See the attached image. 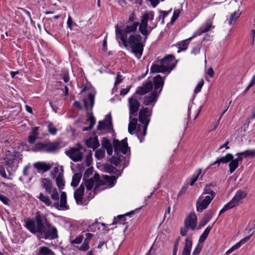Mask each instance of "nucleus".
<instances>
[{"instance_id":"34","label":"nucleus","mask_w":255,"mask_h":255,"mask_svg":"<svg viewBox=\"0 0 255 255\" xmlns=\"http://www.w3.org/2000/svg\"><path fill=\"white\" fill-rule=\"evenodd\" d=\"M82 173L81 172H77L75 173L72 177V180L71 183V186L73 187H77L81 180L82 177Z\"/></svg>"},{"instance_id":"46","label":"nucleus","mask_w":255,"mask_h":255,"mask_svg":"<svg viewBox=\"0 0 255 255\" xmlns=\"http://www.w3.org/2000/svg\"><path fill=\"white\" fill-rule=\"evenodd\" d=\"M241 15V13H239L238 11H235L233 13H232L230 15V18L229 20V24L230 25H232V22L234 20H237L238 18H239Z\"/></svg>"},{"instance_id":"50","label":"nucleus","mask_w":255,"mask_h":255,"mask_svg":"<svg viewBox=\"0 0 255 255\" xmlns=\"http://www.w3.org/2000/svg\"><path fill=\"white\" fill-rule=\"evenodd\" d=\"M105 171L107 173H112L114 171H117V169L111 164H106L104 166Z\"/></svg>"},{"instance_id":"41","label":"nucleus","mask_w":255,"mask_h":255,"mask_svg":"<svg viewBox=\"0 0 255 255\" xmlns=\"http://www.w3.org/2000/svg\"><path fill=\"white\" fill-rule=\"evenodd\" d=\"M83 180L84 183V187L86 186L87 190H91L93 188L95 183V180L93 178L83 179Z\"/></svg>"},{"instance_id":"16","label":"nucleus","mask_w":255,"mask_h":255,"mask_svg":"<svg viewBox=\"0 0 255 255\" xmlns=\"http://www.w3.org/2000/svg\"><path fill=\"white\" fill-rule=\"evenodd\" d=\"M123 160H124L125 161V163H123V168L127 167L129 164V158L127 159L126 157L123 156L120 154H118V155L115 154V155L112 156L109 161L110 163L113 164L116 166H118L119 165L121 164L123 162Z\"/></svg>"},{"instance_id":"17","label":"nucleus","mask_w":255,"mask_h":255,"mask_svg":"<svg viewBox=\"0 0 255 255\" xmlns=\"http://www.w3.org/2000/svg\"><path fill=\"white\" fill-rule=\"evenodd\" d=\"M164 81L162 77L160 75H157L153 78V88H154L153 91H157L158 95L160 94L163 85Z\"/></svg>"},{"instance_id":"19","label":"nucleus","mask_w":255,"mask_h":255,"mask_svg":"<svg viewBox=\"0 0 255 255\" xmlns=\"http://www.w3.org/2000/svg\"><path fill=\"white\" fill-rule=\"evenodd\" d=\"M233 154L231 153H227L225 156L217 158L216 161L212 163L205 170V172L211 167L217 164V167L221 163H227L232 159Z\"/></svg>"},{"instance_id":"4","label":"nucleus","mask_w":255,"mask_h":255,"mask_svg":"<svg viewBox=\"0 0 255 255\" xmlns=\"http://www.w3.org/2000/svg\"><path fill=\"white\" fill-rule=\"evenodd\" d=\"M140 23L138 22H135L131 23L127 25L124 29H122L121 27H120L118 24L115 25V34L116 38H120L121 39V37L124 36V37H127V34L132 33L135 34V32L136 31L137 27H139Z\"/></svg>"},{"instance_id":"12","label":"nucleus","mask_w":255,"mask_h":255,"mask_svg":"<svg viewBox=\"0 0 255 255\" xmlns=\"http://www.w3.org/2000/svg\"><path fill=\"white\" fill-rule=\"evenodd\" d=\"M97 129L101 131L105 129L109 131L112 130L114 131L112 125V119L111 114L107 115L103 121L99 122Z\"/></svg>"},{"instance_id":"63","label":"nucleus","mask_w":255,"mask_h":255,"mask_svg":"<svg viewBox=\"0 0 255 255\" xmlns=\"http://www.w3.org/2000/svg\"><path fill=\"white\" fill-rule=\"evenodd\" d=\"M123 80V76L122 75L120 74V73H118L117 74V77L116 78V80L114 83V86H116V85L119 84L121 83Z\"/></svg>"},{"instance_id":"20","label":"nucleus","mask_w":255,"mask_h":255,"mask_svg":"<svg viewBox=\"0 0 255 255\" xmlns=\"http://www.w3.org/2000/svg\"><path fill=\"white\" fill-rule=\"evenodd\" d=\"M215 26L213 25L212 22L210 21H207L206 22L202 25L192 35V37H195L197 35H200L203 33L207 32L210 30L211 28H214Z\"/></svg>"},{"instance_id":"60","label":"nucleus","mask_w":255,"mask_h":255,"mask_svg":"<svg viewBox=\"0 0 255 255\" xmlns=\"http://www.w3.org/2000/svg\"><path fill=\"white\" fill-rule=\"evenodd\" d=\"M90 248L89 245L86 242H84L82 245L78 248L79 251L86 252Z\"/></svg>"},{"instance_id":"11","label":"nucleus","mask_w":255,"mask_h":255,"mask_svg":"<svg viewBox=\"0 0 255 255\" xmlns=\"http://www.w3.org/2000/svg\"><path fill=\"white\" fill-rule=\"evenodd\" d=\"M160 64L167 68L168 73L175 68L176 65L177 61L175 60V57L172 54H168L160 61Z\"/></svg>"},{"instance_id":"29","label":"nucleus","mask_w":255,"mask_h":255,"mask_svg":"<svg viewBox=\"0 0 255 255\" xmlns=\"http://www.w3.org/2000/svg\"><path fill=\"white\" fill-rule=\"evenodd\" d=\"M154 17V13L153 11H146L140 16V22L148 23L149 20L152 21Z\"/></svg>"},{"instance_id":"30","label":"nucleus","mask_w":255,"mask_h":255,"mask_svg":"<svg viewBox=\"0 0 255 255\" xmlns=\"http://www.w3.org/2000/svg\"><path fill=\"white\" fill-rule=\"evenodd\" d=\"M192 247V241L191 239L187 238L185 240V244L182 253V255H190Z\"/></svg>"},{"instance_id":"32","label":"nucleus","mask_w":255,"mask_h":255,"mask_svg":"<svg viewBox=\"0 0 255 255\" xmlns=\"http://www.w3.org/2000/svg\"><path fill=\"white\" fill-rule=\"evenodd\" d=\"M100 223L99 222L98 219H96L94 223H92L91 224L89 223V224H86L88 228L87 231L92 232H95L97 231H99L100 230Z\"/></svg>"},{"instance_id":"43","label":"nucleus","mask_w":255,"mask_h":255,"mask_svg":"<svg viewBox=\"0 0 255 255\" xmlns=\"http://www.w3.org/2000/svg\"><path fill=\"white\" fill-rule=\"evenodd\" d=\"M171 9L169 11H163L161 10H159V12L162 14V15H159V16L156 19L157 22L159 21L161 19V24H163L164 23V18L168 15L169 13L171 11Z\"/></svg>"},{"instance_id":"40","label":"nucleus","mask_w":255,"mask_h":255,"mask_svg":"<svg viewBox=\"0 0 255 255\" xmlns=\"http://www.w3.org/2000/svg\"><path fill=\"white\" fill-rule=\"evenodd\" d=\"M39 200L44 203L46 205L49 206L52 204V202L47 196H45L42 193H40L38 196L36 197Z\"/></svg>"},{"instance_id":"6","label":"nucleus","mask_w":255,"mask_h":255,"mask_svg":"<svg viewBox=\"0 0 255 255\" xmlns=\"http://www.w3.org/2000/svg\"><path fill=\"white\" fill-rule=\"evenodd\" d=\"M247 196V193L242 190L238 191L232 199L227 203L223 208L220 210L219 214H222L237 206H238L241 201L244 199Z\"/></svg>"},{"instance_id":"59","label":"nucleus","mask_w":255,"mask_h":255,"mask_svg":"<svg viewBox=\"0 0 255 255\" xmlns=\"http://www.w3.org/2000/svg\"><path fill=\"white\" fill-rule=\"evenodd\" d=\"M92 152L91 151H90L88 154L87 155V156H86V165L87 166H89L92 164Z\"/></svg>"},{"instance_id":"9","label":"nucleus","mask_w":255,"mask_h":255,"mask_svg":"<svg viewBox=\"0 0 255 255\" xmlns=\"http://www.w3.org/2000/svg\"><path fill=\"white\" fill-rule=\"evenodd\" d=\"M148 112V108L142 107L139 112L138 121L140 123L143 125L142 131L143 136H145L146 134L147 128L149 122V119H147Z\"/></svg>"},{"instance_id":"37","label":"nucleus","mask_w":255,"mask_h":255,"mask_svg":"<svg viewBox=\"0 0 255 255\" xmlns=\"http://www.w3.org/2000/svg\"><path fill=\"white\" fill-rule=\"evenodd\" d=\"M229 162V172L230 174H232L239 167V164L234 159L233 155L232 156V159Z\"/></svg>"},{"instance_id":"51","label":"nucleus","mask_w":255,"mask_h":255,"mask_svg":"<svg viewBox=\"0 0 255 255\" xmlns=\"http://www.w3.org/2000/svg\"><path fill=\"white\" fill-rule=\"evenodd\" d=\"M201 172H202V169L199 168L198 170L197 173L196 175H194L193 177L191 179V182L190 183V186H193L194 184V183L197 181V180H198L199 176L201 174Z\"/></svg>"},{"instance_id":"7","label":"nucleus","mask_w":255,"mask_h":255,"mask_svg":"<svg viewBox=\"0 0 255 255\" xmlns=\"http://www.w3.org/2000/svg\"><path fill=\"white\" fill-rule=\"evenodd\" d=\"M127 140V137H125L121 141L117 139L113 140V146L115 151V154L118 155V154H120V152L126 154L127 153L128 150H130Z\"/></svg>"},{"instance_id":"44","label":"nucleus","mask_w":255,"mask_h":255,"mask_svg":"<svg viewBox=\"0 0 255 255\" xmlns=\"http://www.w3.org/2000/svg\"><path fill=\"white\" fill-rule=\"evenodd\" d=\"M243 154V156L245 158L248 157H252L253 158L255 156V149H251V150H246L242 152Z\"/></svg>"},{"instance_id":"64","label":"nucleus","mask_w":255,"mask_h":255,"mask_svg":"<svg viewBox=\"0 0 255 255\" xmlns=\"http://www.w3.org/2000/svg\"><path fill=\"white\" fill-rule=\"evenodd\" d=\"M136 20V16L134 12H132L129 16L128 19L127 21V23L129 24L130 23H133L136 22L135 20Z\"/></svg>"},{"instance_id":"5","label":"nucleus","mask_w":255,"mask_h":255,"mask_svg":"<svg viewBox=\"0 0 255 255\" xmlns=\"http://www.w3.org/2000/svg\"><path fill=\"white\" fill-rule=\"evenodd\" d=\"M59 143L57 142H38L36 143L32 150L34 152L43 151L48 153L55 152L58 148Z\"/></svg>"},{"instance_id":"21","label":"nucleus","mask_w":255,"mask_h":255,"mask_svg":"<svg viewBox=\"0 0 255 255\" xmlns=\"http://www.w3.org/2000/svg\"><path fill=\"white\" fill-rule=\"evenodd\" d=\"M218 187L216 182H211L206 184L204 188L203 194H210L211 196L215 197L216 192L217 191Z\"/></svg>"},{"instance_id":"53","label":"nucleus","mask_w":255,"mask_h":255,"mask_svg":"<svg viewBox=\"0 0 255 255\" xmlns=\"http://www.w3.org/2000/svg\"><path fill=\"white\" fill-rule=\"evenodd\" d=\"M93 167H91L87 169L85 171L83 179H88L89 177L93 174Z\"/></svg>"},{"instance_id":"3","label":"nucleus","mask_w":255,"mask_h":255,"mask_svg":"<svg viewBox=\"0 0 255 255\" xmlns=\"http://www.w3.org/2000/svg\"><path fill=\"white\" fill-rule=\"evenodd\" d=\"M3 159L5 161L4 165L6 166L8 172H9V168L15 171L18 168L19 163L22 161V155L18 151L14 150L12 152L9 150H6L5 157Z\"/></svg>"},{"instance_id":"31","label":"nucleus","mask_w":255,"mask_h":255,"mask_svg":"<svg viewBox=\"0 0 255 255\" xmlns=\"http://www.w3.org/2000/svg\"><path fill=\"white\" fill-rule=\"evenodd\" d=\"M213 214V213L206 214L203 218L202 220L199 222L197 229L200 230L204 226H205L212 217Z\"/></svg>"},{"instance_id":"1","label":"nucleus","mask_w":255,"mask_h":255,"mask_svg":"<svg viewBox=\"0 0 255 255\" xmlns=\"http://www.w3.org/2000/svg\"><path fill=\"white\" fill-rule=\"evenodd\" d=\"M25 228L32 234L38 235L45 240H54L58 237L56 228L52 225L46 215L38 211L35 214V220L29 219Z\"/></svg>"},{"instance_id":"24","label":"nucleus","mask_w":255,"mask_h":255,"mask_svg":"<svg viewBox=\"0 0 255 255\" xmlns=\"http://www.w3.org/2000/svg\"><path fill=\"white\" fill-rule=\"evenodd\" d=\"M85 144L88 147L92 148L94 150L100 146V143L97 136L89 137L86 140Z\"/></svg>"},{"instance_id":"26","label":"nucleus","mask_w":255,"mask_h":255,"mask_svg":"<svg viewBox=\"0 0 255 255\" xmlns=\"http://www.w3.org/2000/svg\"><path fill=\"white\" fill-rule=\"evenodd\" d=\"M41 187L45 189L47 193L51 194L53 188L52 182L49 179L42 178L41 179Z\"/></svg>"},{"instance_id":"18","label":"nucleus","mask_w":255,"mask_h":255,"mask_svg":"<svg viewBox=\"0 0 255 255\" xmlns=\"http://www.w3.org/2000/svg\"><path fill=\"white\" fill-rule=\"evenodd\" d=\"M85 187L82 183L74 193V197L77 204L82 205V201L84 195Z\"/></svg>"},{"instance_id":"47","label":"nucleus","mask_w":255,"mask_h":255,"mask_svg":"<svg viewBox=\"0 0 255 255\" xmlns=\"http://www.w3.org/2000/svg\"><path fill=\"white\" fill-rule=\"evenodd\" d=\"M181 10H182V9H175L174 11L173 15H172V16L171 18V20H170V23L171 24H173L174 23V22H175V21L178 18V17H179V16L180 15V13H181Z\"/></svg>"},{"instance_id":"2","label":"nucleus","mask_w":255,"mask_h":255,"mask_svg":"<svg viewBox=\"0 0 255 255\" xmlns=\"http://www.w3.org/2000/svg\"><path fill=\"white\" fill-rule=\"evenodd\" d=\"M139 33L131 34L128 37L122 36L120 39L124 47L127 48L128 46L131 48V51L137 58H140L143 53L144 44L143 41H141L142 37Z\"/></svg>"},{"instance_id":"57","label":"nucleus","mask_w":255,"mask_h":255,"mask_svg":"<svg viewBox=\"0 0 255 255\" xmlns=\"http://www.w3.org/2000/svg\"><path fill=\"white\" fill-rule=\"evenodd\" d=\"M67 24L68 27L70 29V30L72 29V27L74 26H76L77 24L73 21L72 18L70 15L68 16Z\"/></svg>"},{"instance_id":"27","label":"nucleus","mask_w":255,"mask_h":255,"mask_svg":"<svg viewBox=\"0 0 255 255\" xmlns=\"http://www.w3.org/2000/svg\"><path fill=\"white\" fill-rule=\"evenodd\" d=\"M33 166L38 170L42 171L43 172L48 171L51 168L50 164L42 162H37L34 163Z\"/></svg>"},{"instance_id":"39","label":"nucleus","mask_w":255,"mask_h":255,"mask_svg":"<svg viewBox=\"0 0 255 255\" xmlns=\"http://www.w3.org/2000/svg\"><path fill=\"white\" fill-rule=\"evenodd\" d=\"M56 182L57 186L60 190L64 189L65 186V182L62 173H60L58 175L56 178Z\"/></svg>"},{"instance_id":"48","label":"nucleus","mask_w":255,"mask_h":255,"mask_svg":"<svg viewBox=\"0 0 255 255\" xmlns=\"http://www.w3.org/2000/svg\"><path fill=\"white\" fill-rule=\"evenodd\" d=\"M102 146L105 150V149L111 147L112 145L110 140H109L107 137H104L102 140Z\"/></svg>"},{"instance_id":"62","label":"nucleus","mask_w":255,"mask_h":255,"mask_svg":"<svg viewBox=\"0 0 255 255\" xmlns=\"http://www.w3.org/2000/svg\"><path fill=\"white\" fill-rule=\"evenodd\" d=\"M0 175L1 177L5 179H8V177L6 174L5 168L3 165H0Z\"/></svg>"},{"instance_id":"52","label":"nucleus","mask_w":255,"mask_h":255,"mask_svg":"<svg viewBox=\"0 0 255 255\" xmlns=\"http://www.w3.org/2000/svg\"><path fill=\"white\" fill-rule=\"evenodd\" d=\"M51 194V197L53 200L57 201H58L59 200V194L57 191V189L55 188L52 189Z\"/></svg>"},{"instance_id":"58","label":"nucleus","mask_w":255,"mask_h":255,"mask_svg":"<svg viewBox=\"0 0 255 255\" xmlns=\"http://www.w3.org/2000/svg\"><path fill=\"white\" fill-rule=\"evenodd\" d=\"M83 239V236L80 235L79 237L76 238L74 240L71 241V243L72 244H80L82 243Z\"/></svg>"},{"instance_id":"15","label":"nucleus","mask_w":255,"mask_h":255,"mask_svg":"<svg viewBox=\"0 0 255 255\" xmlns=\"http://www.w3.org/2000/svg\"><path fill=\"white\" fill-rule=\"evenodd\" d=\"M65 153L74 162L81 161L83 156V152L75 149L74 147H70L65 151Z\"/></svg>"},{"instance_id":"56","label":"nucleus","mask_w":255,"mask_h":255,"mask_svg":"<svg viewBox=\"0 0 255 255\" xmlns=\"http://www.w3.org/2000/svg\"><path fill=\"white\" fill-rule=\"evenodd\" d=\"M202 248L203 246L198 244L192 253V255H198L201 252Z\"/></svg>"},{"instance_id":"36","label":"nucleus","mask_w":255,"mask_h":255,"mask_svg":"<svg viewBox=\"0 0 255 255\" xmlns=\"http://www.w3.org/2000/svg\"><path fill=\"white\" fill-rule=\"evenodd\" d=\"M38 255H55L54 253L46 247H42L39 249Z\"/></svg>"},{"instance_id":"23","label":"nucleus","mask_w":255,"mask_h":255,"mask_svg":"<svg viewBox=\"0 0 255 255\" xmlns=\"http://www.w3.org/2000/svg\"><path fill=\"white\" fill-rule=\"evenodd\" d=\"M141 125H138V127H135L132 126V125H130V124L129 123L128 127V131L130 134H132L133 133V132L136 130V135H137L138 138L139 139L140 142H143L144 140V136L142 135V131H141Z\"/></svg>"},{"instance_id":"55","label":"nucleus","mask_w":255,"mask_h":255,"mask_svg":"<svg viewBox=\"0 0 255 255\" xmlns=\"http://www.w3.org/2000/svg\"><path fill=\"white\" fill-rule=\"evenodd\" d=\"M88 98L90 101V107H91V111L92 112V109L94 105L95 102V95L91 93H90L88 94Z\"/></svg>"},{"instance_id":"42","label":"nucleus","mask_w":255,"mask_h":255,"mask_svg":"<svg viewBox=\"0 0 255 255\" xmlns=\"http://www.w3.org/2000/svg\"><path fill=\"white\" fill-rule=\"evenodd\" d=\"M118 177L116 176H109V175H104V179L109 183V184L112 186H113L117 181Z\"/></svg>"},{"instance_id":"10","label":"nucleus","mask_w":255,"mask_h":255,"mask_svg":"<svg viewBox=\"0 0 255 255\" xmlns=\"http://www.w3.org/2000/svg\"><path fill=\"white\" fill-rule=\"evenodd\" d=\"M157 24L156 22L152 24L151 26H148L147 22H140L138 31L143 36L144 42H146L148 35L151 33L152 30L156 27Z\"/></svg>"},{"instance_id":"38","label":"nucleus","mask_w":255,"mask_h":255,"mask_svg":"<svg viewBox=\"0 0 255 255\" xmlns=\"http://www.w3.org/2000/svg\"><path fill=\"white\" fill-rule=\"evenodd\" d=\"M60 205L61 207H63L64 209L67 210L69 209V207L67 205V195L65 192H62L60 195Z\"/></svg>"},{"instance_id":"33","label":"nucleus","mask_w":255,"mask_h":255,"mask_svg":"<svg viewBox=\"0 0 255 255\" xmlns=\"http://www.w3.org/2000/svg\"><path fill=\"white\" fill-rule=\"evenodd\" d=\"M194 37H192V36L191 37H190L186 40H184L182 41V42H181L180 43H179V44H178L179 47H178V49L177 52L180 53L182 51L186 50L188 48V46L189 45V42Z\"/></svg>"},{"instance_id":"22","label":"nucleus","mask_w":255,"mask_h":255,"mask_svg":"<svg viewBox=\"0 0 255 255\" xmlns=\"http://www.w3.org/2000/svg\"><path fill=\"white\" fill-rule=\"evenodd\" d=\"M159 96L157 91H152L150 94L144 97L143 104L145 106H148L150 104H154Z\"/></svg>"},{"instance_id":"49","label":"nucleus","mask_w":255,"mask_h":255,"mask_svg":"<svg viewBox=\"0 0 255 255\" xmlns=\"http://www.w3.org/2000/svg\"><path fill=\"white\" fill-rule=\"evenodd\" d=\"M48 130L49 132L52 135L56 134L57 132V128L51 122L48 123Z\"/></svg>"},{"instance_id":"61","label":"nucleus","mask_w":255,"mask_h":255,"mask_svg":"<svg viewBox=\"0 0 255 255\" xmlns=\"http://www.w3.org/2000/svg\"><path fill=\"white\" fill-rule=\"evenodd\" d=\"M189 229H190L189 228L185 227V226L184 227H181L180 228V235L182 237L186 236L187 232Z\"/></svg>"},{"instance_id":"25","label":"nucleus","mask_w":255,"mask_h":255,"mask_svg":"<svg viewBox=\"0 0 255 255\" xmlns=\"http://www.w3.org/2000/svg\"><path fill=\"white\" fill-rule=\"evenodd\" d=\"M87 121L90 122V125L89 127H84L82 129L83 131H90L94 127L96 124V119L93 116L92 112H89L87 113Z\"/></svg>"},{"instance_id":"8","label":"nucleus","mask_w":255,"mask_h":255,"mask_svg":"<svg viewBox=\"0 0 255 255\" xmlns=\"http://www.w3.org/2000/svg\"><path fill=\"white\" fill-rule=\"evenodd\" d=\"M140 99L141 98L137 97V96L134 94H133L128 99L129 119H131L132 116L136 117L137 116V112L140 106L138 100Z\"/></svg>"},{"instance_id":"13","label":"nucleus","mask_w":255,"mask_h":255,"mask_svg":"<svg viewBox=\"0 0 255 255\" xmlns=\"http://www.w3.org/2000/svg\"><path fill=\"white\" fill-rule=\"evenodd\" d=\"M153 89V84L151 81L143 82L141 86L137 87L135 92L133 94L137 96V95L142 96L149 92Z\"/></svg>"},{"instance_id":"54","label":"nucleus","mask_w":255,"mask_h":255,"mask_svg":"<svg viewBox=\"0 0 255 255\" xmlns=\"http://www.w3.org/2000/svg\"><path fill=\"white\" fill-rule=\"evenodd\" d=\"M204 82L203 79H201L199 82L198 83L196 88L194 89V93L197 94L200 92L201 90V89L204 85Z\"/></svg>"},{"instance_id":"14","label":"nucleus","mask_w":255,"mask_h":255,"mask_svg":"<svg viewBox=\"0 0 255 255\" xmlns=\"http://www.w3.org/2000/svg\"><path fill=\"white\" fill-rule=\"evenodd\" d=\"M197 222V218L194 212L190 213L185 218L184 222L185 227L189 228L191 230H195Z\"/></svg>"},{"instance_id":"45","label":"nucleus","mask_w":255,"mask_h":255,"mask_svg":"<svg viewBox=\"0 0 255 255\" xmlns=\"http://www.w3.org/2000/svg\"><path fill=\"white\" fill-rule=\"evenodd\" d=\"M95 157L97 159H101L105 156V151L104 149H98L95 151Z\"/></svg>"},{"instance_id":"35","label":"nucleus","mask_w":255,"mask_h":255,"mask_svg":"<svg viewBox=\"0 0 255 255\" xmlns=\"http://www.w3.org/2000/svg\"><path fill=\"white\" fill-rule=\"evenodd\" d=\"M209 205L207 202L205 201L204 199L200 202L199 199L196 202V209L198 212H202L203 210L206 209Z\"/></svg>"},{"instance_id":"28","label":"nucleus","mask_w":255,"mask_h":255,"mask_svg":"<svg viewBox=\"0 0 255 255\" xmlns=\"http://www.w3.org/2000/svg\"><path fill=\"white\" fill-rule=\"evenodd\" d=\"M166 69L167 68L163 67L162 64L159 65L155 64H152L150 67V72L151 73H164L167 72Z\"/></svg>"}]
</instances>
